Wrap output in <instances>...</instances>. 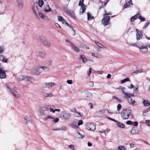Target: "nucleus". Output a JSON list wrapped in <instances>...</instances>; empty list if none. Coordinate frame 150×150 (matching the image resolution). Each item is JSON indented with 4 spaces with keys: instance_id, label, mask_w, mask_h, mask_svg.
<instances>
[{
    "instance_id": "f257e3e1",
    "label": "nucleus",
    "mask_w": 150,
    "mask_h": 150,
    "mask_svg": "<svg viewBox=\"0 0 150 150\" xmlns=\"http://www.w3.org/2000/svg\"><path fill=\"white\" fill-rule=\"evenodd\" d=\"M37 109L39 115L40 116L46 115V111L47 110H50V112H52L53 113H54V110L51 107L50 105H47L43 107H39Z\"/></svg>"
},
{
    "instance_id": "f03ea898",
    "label": "nucleus",
    "mask_w": 150,
    "mask_h": 150,
    "mask_svg": "<svg viewBox=\"0 0 150 150\" xmlns=\"http://www.w3.org/2000/svg\"><path fill=\"white\" fill-rule=\"evenodd\" d=\"M5 86L7 91L12 94L16 98L20 97V95L18 92L14 89L12 88L11 86V85L9 84L6 83L5 84Z\"/></svg>"
},
{
    "instance_id": "7ed1b4c3",
    "label": "nucleus",
    "mask_w": 150,
    "mask_h": 150,
    "mask_svg": "<svg viewBox=\"0 0 150 150\" xmlns=\"http://www.w3.org/2000/svg\"><path fill=\"white\" fill-rule=\"evenodd\" d=\"M132 110L130 109H125L122 111L120 115L123 120H127L131 115Z\"/></svg>"
},
{
    "instance_id": "20e7f679",
    "label": "nucleus",
    "mask_w": 150,
    "mask_h": 150,
    "mask_svg": "<svg viewBox=\"0 0 150 150\" xmlns=\"http://www.w3.org/2000/svg\"><path fill=\"white\" fill-rule=\"evenodd\" d=\"M136 46L139 48L140 52L142 53H146L148 52L147 45L146 44L139 42L136 44Z\"/></svg>"
},
{
    "instance_id": "39448f33",
    "label": "nucleus",
    "mask_w": 150,
    "mask_h": 150,
    "mask_svg": "<svg viewBox=\"0 0 150 150\" xmlns=\"http://www.w3.org/2000/svg\"><path fill=\"white\" fill-rule=\"evenodd\" d=\"M40 42L43 45L47 47H50L51 46V44L44 37L40 36L39 38Z\"/></svg>"
},
{
    "instance_id": "423d86ee",
    "label": "nucleus",
    "mask_w": 150,
    "mask_h": 150,
    "mask_svg": "<svg viewBox=\"0 0 150 150\" xmlns=\"http://www.w3.org/2000/svg\"><path fill=\"white\" fill-rule=\"evenodd\" d=\"M30 72L33 75H39L42 73V70L40 69V66H38L32 68Z\"/></svg>"
},
{
    "instance_id": "0eeeda50",
    "label": "nucleus",
    "mask_w": 150,
    "mask_h": 150,
    "mask_svg": "<svg viewBox=\"0 0 150 150\" xmlns=\"http://www.w3.org/2000/svg\"><path fill=\"white\" fill-rule=\"evenodd\" d=\"M24 123L27 126L29 127L32 124L31 117L30 115L25 116L24 118Z\"/></svg>"
},
{
    "instance_id": "6e6552de",
    "label": "nucleus",
    "mask_w": 150,
    "mask_h": 150,
    "mask_svg": "<svg viewBox=\"0 0 150 150\" xmlns=\"http://www.w3.org/2000/svg\"><path fill=\"white\" fill-rule=\"evenodd\" d=\"M71 115L70 113L64 111L62 112L60 118L63 120H68L71 118Z\"/></svg>"
},
{
    "instance_id": "1a4fd4ad",
    "label": "nucleus",
    "mask_w": 150,
    "mask_h": 150,
    "mask_svg": "<svg viewBox=\"0 0 150 150\" xmlns=\"http://www.w3.org/2000/svg\"><path fill=\"white\" fill-rule=\"evenodd\" d=\"M83 0H80L79 4V6H81V8L79 12V13L81 15L83 14L86 9V6L83 4Z\"/></svg>"
},
{
    "instance_id": "9d476101",
    "label": "nucleus",
    "mask_w": 150,
    "mask_h": 150,
    "mask_svg": "<svg viewBox=\"0 0 150 150\" xmlns=\"http://www.w3.org/2000/svg\"><path fill=\"white\" fill-rule=\"evenodd\" d=\"M86 128L88 130L94 131L96 129V125L93 123H89L87 124Z\"/></svg>"
},
{
    "instance_id": "9b49d317",
    "label": "nucleus",
    "mask_w": 150,
    "mask_h": 150,
    "mask_svg": "<svg viewBox=\"0 0 150 150\" xmlns=\"http://www.w3.org/2000/svg\"><path fill=\"white\" fill-rule=\"evenodd\" d=\"M110 19V16H104L102 20V24L105 26L108 24L109 21Z\"/></svg>"
},
{
    "instance_id": "f8f14e48",
    "label": "nucleus",
    "mask_w": 150,
    "mask_h": 150,
    "mask_svg": "<svg viewBox=\"0 0 150 150\" xmlns=\"http://www.w3.org/2000/svg\"><path fill=\"white\" fill-rule=\"evenodd\" d=\"M6 77V71L4 68L1 67L0 68V78L3 79L5 78Z\"/></svg>"
},
{
    "instance_id": "ddd939ff",
    "label": "nucleus",
    "mask_w": 150,
    "mask_h": 150,
    "mask_svg": "<svg viewBox=\"0 0 150 150\" xmlns=\"http://www.w3.org/2000/svg\"><path fill=\"white\" fill-rule=\"evenodd\" d=\"M56 85V83L54 82H48L45 83L44 84V86L45 87L51 88L52 87Z\"/></svg>"
},
{
    "instance_id": "4468645a",
    "label": "nucleus",
    "mask_w": 150,
    "mask_h": 150,
    "mask_svg": "<svg viewBox=\"0 0 150 150\" xmlns=\"http://www.w3.org/2000/svg\"><path fill=\"white\" fill-rule=\"evenodd\" d=\"M17 3V6L18 8L20 10H22L24 4L23 0H16Z\"/></svg>"
},
{
    "instance_id": "2eb2a0df",
    "label": "nucleus",
    "mask_w": 150,
    "mask_h": 150,
    "mask_svg": "<svg viewBox=\"0 0 150 150\" xmlns=\"http://www.w3.org/2000/svg\"><path fill=\"white\" fill-rule=\"evenodd\" d=\"M66 13L67 15L70 16L73 19H76V17L74 13L72 11L68 9H67L66 11Z\"/></svg>"
},
{
    "instance_id": "dca6fc26",
    "label": "nucleus",
    "mask_w": 150,
    "mask_h": 150,
    "mask_svg": "<svg viewBox=\"0 0 150 150\" xmlns=\"http://www.w3.org/2000/svg\"><path fill=\"white\" fill-rule=\"evenodd\" d=\"M123 95H124L123 97L125 98H129L131 97H133L134 96V95L133 93H131L129 92H124V93L123 94Z\"/></svg>"
},
{
    "instance_id": "f3484780",
    "label": "nucleus",
    "mask_w": 150,
    "mask_h": 150,
    "mask_svg": "<svg viewBox=\"0 0 150 150\" xmlns=\"http://www.w3.org/2000/svg\"><path fill=\"white\" fill-rule=\"evenodd\" d=\"M38 7L36 5H34L33 6L32 8V9L33 13L36 17L38 16V14L37 13V11L38 10Z\"/></svg>"
},
{
    "instance_id": "a211bd4d",
    "label": "nucleus",
    "mask_w": 150,
    "mask_h": 150,
    "mask_svg": "<svg viewBox=\"0 0 150 150\" xmlns=\"http://www.w3.org/2000/svg\"><path fill=\"white\" fill-rule=\"evenodd\" d=\"M38 56L42 59H44L46 57V54L45 52L43 51H40L38 52Z\"/></svg>"
},
{
    "instance_id": "6ab92c4d",
    "label": "nucleus",
    "mask_w": 150,
    "mask_h": 150,
    "mask_svg": "<svg viewBox=\"0 0 150 150\" xmlns=\"http://www.w3.org/2000/svg\"><path fill=\"white\" fill-rule=\"evenodd\" d=\"M43 96L45 98H51L53 97L54 95L51 93L45 92L43 93Z\"/></svg>"
},
{
    "instance_id": "aec40b11",
    "label": "nucleus",
    "mask_w": 150,
    "mask_h": 150,
    "mask_svg": "<svg viewBox=\"0 0 150 150\" xmlns=\"http://www.w3.org/2000/svg\"><path fill=\"white\" fill-rule=\"evenodd\" d=\"M136 31L137 32V33L136 34L137 39V40H139L141 39L142 37V34L141 33V30L137 29L136 30Z\"/></svg>"
},
{
    "instance_id": "412c9836",
    "label": "nucleus",
    "mask_w": 150,
    "mask_h": 150,
    "mask_svg": "<svg viewBox=\"0 0 150 150\" xmlns=\"http://www.w3.org/2000/svg\"><path fill=\"white\" fill-rule=\"evenodd\" d=\"M84 94V97L85 98H88L91 97L93 96V94L89 92L86 91L83 92Z\"/></svg>"
},
{
    "instance_id": "4be33fe9",
    "label": "nucleus",
    "mask_w": 150,
    "mask_h": 150,
    "mask_svg": "<svg viewBox=\"0 0 150 150\" xmlns=\"http://www.w3.org/2000/svg\"><path fill=\"white\" fill-rule=\"evenodd\" d=\"M70 45L72 49L74 51L76 52H79L80 49L79 47L72 44H71Z\"/></svg>"
},
{
    "instance_id": "5701e85b",
    "label": "nucleus",
    "mask_w": 150,
    "mask_h": 150,
    "mask_svg": "<svg viewBox=\"0 0 150 150\" xmlns=\"http://www.w3.org/2000/svg\"><path fill=\"white\" fill-rule=\"evenodd\" d=\"M27 75H21L19 76L17 78V80L18 81H22L26 80Z\"/></svg>"
},
{
    "instance_id": "b1692460",
    "label": "nucleus",
    "mask_w": 150,
    "mask_h": 150,
    "mask_svg": "<svg viewBox=\"0 0 150 150\" xmlns=\"http://www.w3.org/2000/svg\"><path fill=\"white\" fill-rule=\"evenodd\" d=\"M26 80L29 82L32 83L35 81V79L34 77L27 76Z\"/></svg>"
},
{
    "instance_id": "393cba45",
    "label": "nucleus",
    "mask_w": 150,
    "mask_h": 150,
    "mask_svg": "<svg viewBox=\"0 0 150 150\" xmlns=\"http://www.w3.org/2000/svg\"><path fill=\"white\" fill-rule=\"evenodd\" d=\"M74 111L75 112L74 115L75 116L77 117H81L83 116V114L82 113H80L76 111V110L75 108L74 109Z\"/></svg>"
},
{
    "instance_id": "a878e982",
    "label": "nucleus",
    "mask_w": 150,
    "mask_h": 150,
    "mask_svg": "<svg viewBox=\"0 0 150 150\" xmlns=\"http://www.w3.org/2000/svg\"><path fill=\"white\" fill-rule=\"evenodd\" d=\"M133 4L131 1L130 0L128 2L126 3L124 5V8H127L130 7L132 6Z\"/></svg>"
},
{
    "instance_id": "bb28decb",
    "label": "nucleus",
    "mask_w": 150,
    "mask_h": 150,
    "mask_svg": "<svg viewBox=\"0 0 150 150\" xmlns=\"http://www.w3.org/2000/svg\"><path fill=\"white\" fill-rule=\"evenodd\" d=\"M127 100L129 104L132 105L133 106H135L137 105L136 102L135 100H133L131 98H129Z\"/></svg>"
},
{
    "instance_id": "cd10ccee",
    "label": "nucleus",
    "mask_w": 150,
    "mask_h": 150,
    "mask_svg": "<svg viewBox=\"0 0 150 150\" xmlns=\"http://www.w3.org/2000/svg\"><path fill=\"white\" fill-rule=\"evenodd\" d=\"M0 61H2L3 62L7 63L8 61V59L4 55H0Z\"/></svg>"
},
{
    "instance_id": "c85d7f7f",
    "label": "nucleus",
    "mask_w": 150,
    "mask_h": 150,
    "mask_svg": "<svg viewBox=\"0 0 150 150\" xmlns=\"http://www.w3.org/2000/svg\"><path fill=\"white\" fill-rule=\"evenodd\" d=\"M76 137L78 139H82L85 137L79 132H76L75 133Z\"/></svg>"
},
{
    "instance_id": "c756f323",
    "label": "nucleus",
    "mask_w": 150,
    "mask_h": 150,
    "mask_svg": "<svg viewBox=\"0 0 150 150\" xmlns=\"http://www.w3.org/2000/svg\"><path fill=\"white\" fill-rule=\"evenodd\" d=\"M92 56L99 59H101L102 57V55L98 53H92Z\"/></svg>"
},
{
    "instance_id": "7c9ffc66",
    "label": "nucleus",
    "mask_w": 150,
    "mask_h": 150,
    "mask_svg": "<svg viewBox=\"0 0 150 150\" xmlns=\"http://www.w3.org/2000/svg\"><path fill=\"white\" fill-rule=\"evenodd\" d=\"M142 103L143 105L146 107L148 106L150 104L149 101L147 100H143Z\"/></svg>"
},
{
    "instance_id": "2f4dec72",
    "label": "nucleus",
    "mask_w": 150,
    "mask_h": 150,
    "mask_svg": "<svg viewBox=\"0 0 150 150\" xmlns=\"http://www.w3.org/2000/svg\"><path fill=\"white\" fill-rule=\"evenodd\" d=\"M51 10V9L49 5H46L44 6V11L48 12H50Z\"/></svg>"
},
{
    "instance_id": "473e14b6",
    "label": "nucleus",
    "mask_w": 150,
    "mask_h": 150,
    "mask_svg": "<svg viewBox=\"0 0 150 150\" xmlns=\"http://www.w3.org/2000/svg\"><path fill=\"white\" fill-rule=\"evenodd\" d=\"M94 18V16H92L89 12H88L87 13V19L88 20H93Z\"/></svg>"
},
{
    "instance_id": "72a5a7b5",
    "label": "nucleus",
    "mask_w": 150,
    "mask_h": 150,
    "mask_svg": "<svg viewBox=\"0 0 150 150\" xmlns=\"http://www.w3.org/2000/svg\"><path fill=\"white\" fill-rule=\"evenodd\" d=\"M95 116L101 117L104 115V114L102 113L100 111L96 112L94 114Z\"/></svg>"
},
{
    "instance_id": "f704fd0d",
    "label": "nucleus",
    "mask_w": 150,
    "mask_h": 150,
    "mask_svg": "<svg viewBox=\"0 0 150 150\" xmlns=\"http://www.w3.org/2000/svg\"><path fill=\"white\" fill-rule=\"evenodd\" d=\"M131 133L133 134H136L138 133V131L135 129L132 128L131 131Z\"/></svg>"
},
{
    "instance_id": "c9c22d12",
    "label": "nucleus",
    "mask_w": 150,
    "mask_h": 150,
    "mask_svg": "<svg viewBox=\"0 0 150 150\" xmlns=\"http://www.w3.org/2000/svg\"><path fill=\"white\" fill-rule=\"evenodd\" d=\"M5 48L4 45H1L0 46V54L3 53L5 51Z\"/></svg>"
},
{
    "instance_id": "e433bc0d",
    "label": "nucleus",
    "mask_w": 150,
    "mask_h": 150,
    "mask_svg": "<svg viewBox=\"0 0 150 150\" xmlns=\"http://www.w3.org/2000/svg\"><path fill=\"white\" fill-rule=\"evenodd\" d=\"M58 20L59 21L62 22V24H64V22L65 21L64 18L61 16H58Z\"/></svg>"
},
{
    "instance_id": "4c0bfd02",
    "label": "nucleus",
    "mask_w": 150,
    "mask_h": 150,
    "mask_svg": "<svg viewBox=\"0 0 150 150\" xmlns=\"http://www.w3.org/2000/svg\"><path fill=\"white\" fill-rule=\"evenodd\" d=\"M80 58L82 60L83 63H85L86 62L87 60L86 58L83 55H80Z\"/></svg>"
},
{
    "instance_id": "58836bf2",
    "label": "nucleus",
    "mask_w": 150,
    "mask_h": 150,
    "mask_svg": "<svg viewBox=\"0 0 150 150\" xmlns=\"http://www.w3.org/2000/svg\"><path fill=\"white\" fill-rule=\"evenodd\" d=\"M96 44L100 48H104V46L102 45L100 43L98 42L95 41Z\"/></svg>"
},
{
    "instance_id": "ea45409f",
    "label": "nucleus",
    "mask_w": 150,
    "mask_h": 150,
    "mask_svg": "<svg viewBox=\"0 0 150 150\" xmlns=\"http://www.w3.org/2000/svg\"><path fill=\"white\" fill-rule=\"evenodd\" d=\"M53 118V117L51 115H47L44 117L43 119V120L44 121H47L48 120V119H51Z\"/></svg>"
},
{
    "instance_id": "a19ab883",
    "label": "nucleus",
    "mask_w": 150,
    "mask_h": 150,
    "mask_svg": "<svg viewBox=\"0 0 150 150\" xmlns=\"http://www.w3.org/2000/svg\"><path fill=\"white\" fill-rule=\"evenodd\" d=\"M44 1L42 0H40L38 2V5L40 7H41L44 4Z\"/></svg>"
},
{
    "instance_id": "79ce46f5",
    "label": "nucleus",
    "mask_w": 150,
    "mask_h": 150,
    "mask_svg": "<svg viewBox=\"0 0 150 150\" xmlns=\"http://www.w3.org/2000/svg\"><path fill=\"white\" fill-rule=\"evenodd\" d=\"M118 150H125V148L123 146H120L117 148Z\"/></svg>"
},
{
    "instance_id": "37998d69",
    "label": "nucleus",
    "mask_w": 150,
    "mask_h": 150,
    "mask_svg": "<svg viewBox=\"0 0 150 150\" xmlns=\"http://www.w3.org/2000/svg\"><path fill=\"white\" fill-rule=\"evenodd\" d=\"M129 79L128 78H127L121 81V83H123L129 81Z\"/></svg>"
},
{
    "instance_id": "c03bdc74",
    "label": "nucleus",
    "mask_w": 150,
    "mask_h": 150,
    "mask_svg": "<svg viewBox=\"0 0 150 150\" xmlns=\"http://www.w3.org/2000/svg\"><path fill=\"white\" fill-rule=\"evenodd\" d=\"M112 98L116 100L119 103H121L122 102V101L120 99L117 97L116 96H113L112 97Z\"/></svg>"
},
{
    "instance_id": "a18cd8bd",
    "label": "nucleus",
    "mask_w": 150,
    "mask_h": 150,
    "mask_svg": "<svg viewBox=\"0 0 150 150\" xmlns=\"http://www.w3.org/2000/svg\"><path fill=\"white\" fill-rule=\"evenodd\" d=\"M118 126L121 128H124L125 127V125L123 123L121 122H118Z\"/></svg>"
},
{
    "instance_id": "49530a36",
    "label": "nucleus",
    "mask_w": 150,
    "mask_h": 150,
    "mask_svg": "<svg viewBox=\"0 0 150 150\" xmlns=\"http://www.w3.org/2000/svg\"><path fill=\"white\" fill-rule=\"evenodd\" d=\"M53 61L51 59H49L48 61L47 64L49 66H50L52 65V64Z\"/></svg>"
},
{
    "instance_id": "de8ad7c7",
    "label": "nucleus",
    "mask_w": 150,
    "mask_h": 150,
    "mask_svg": "<svg viewBox=\"0 0 150 150\" xmlns=\"http://www.w3.org/2000/svg\"><path fill=\"white\" fill-rule=\"evenodd\" d=\"M146 72V71L144 70H138L137 71V72H134L133 73H141L142 72L143 73H145Z\"/></svg>"
},
{
    "instance_id": "09e8293b",
    "label": "nucleus",
    "mask_w": 150,
    "mask_h": 150,
    "mask_svg": "<svg viewBox=\"0 0 150 150\" xmlns=\"http://www.w3.org/2000/svg\"><path fill=\"white\" fill-rule=\"evenodd\" d=\"M139 18L141 22L144 21L145 20L144 18L142 17L140 14L139 16Z\"/></svg>"
},
{
    "instance_id": "8fccbe9b",
    "label": "nucleus",
    "mask_w": 150,
    "mask_h": 150,
    "mask_svg": "<svg viewBox=\"0 0 150 150\" xmlns=\"http://www.w3.org/2000/svg\"><path fill=\"white\" fill-rule=\"evenodd\" d=\"M39 16L42 19H44L45 18V16L42 13H38Z\"/></svg>"
},
{
    "instance_id": "3c124183",
    "label": "nucleus",
    "mask_w": 150,
    "mask_h": 150,
    "mask_svg": "<svg viewBox=\"0 0 150 150\" xmlns=\"http://www.w3.org/2000/svg\"><path fill=\"white\" fill-rule=\"evenodd\" d=\"M52 119H53L52 121L53 122L55 123H57L58 122L59 120V119L58 118H53H53Z\"/></svg>"
},
{
    "instance_id": "603ef678",
    "label": "nucleus",
    "mask_w": 150,
    "mask_h": 150,
    "mask_svg": "<svg viewBox=\"0 0 150 150\" xmlns=\"http://www.w3.org/2000/svg\"><path fill=\"white\" fill-rule=\"evenodd\" d=\"M88 85L89 86L91 87H93L94 86L93 83L92 81H90L88 82Z\"/></svg>"
},
{
    "instance_id": "864d4df0",
    "label": "nucleus",
    "mask_w": 150,
    "mask_h": 150,
    "mask_svg": "<svg viewBox=\"0 0 150 150\" xmlns=\"http://www.w3.org/2000/svg\"><path fill=\"white\" fill-rule=\"evenodd\" d=\"M122 106L120 104H119L117 106V108L118 111L119 112V110H120Z\"/></svg>"
},
{
    "instance_id": "5fc2aeb1",
    "label": "nucleus",
    "mask_w": 150,
    "mask_h": 150,
    "mask_svg": "<svg viewBox=\"0 0 150 150\" xmlns=\"http://www.w3.org/2000/svg\"><path fill=\"white\" fill-rule=\"evenodd\" d=\"M63 129H61V128H54L52 129V130L53 131H58L60 130H63Z\"/></svg>"
},
{
    "instance_id": "6e6d98bb",
    "label": "nucleus",
    "mask_w": 150,
    "mask_h": 150,
    "mask_svg": "<svg viewBox=\"0 0 150 150\" xmlns=\"http://www.w3.org/2000/svg\"><path fill=\"white\" fill-rule=\"evenodd\" d=\"M83 123V121L82 120H79L78 121V126H80V125H82Z\"/></svg>"
},
{
    "instance_id": "4d7b16f0",
    "label": "nucleus",
    "mask_w": 150,
    "mask_h": 150,
    "mask_svg": "<svg viewBox=\"0 0 150 150\" xmlns=\"http://www.w3.org/2000/svg\"><path fill=\"white\" fill-rule=\"evenodd\" d=\"M125 88L124 87H121L120 88V90L122 91V93L123 94L124 93V92H125Z\"/></svg>"
},
{
    "instance_id": "13d9d810",
    "label": "nucleus",
    "mask_w": 150,
    "mask_h": 150,
    "mask_svg": "<svg viewBox=\"0 0 150 150\" xmlns=\"http://www.w3.org/2000/svg\"><path fill=\"white\" fill-rule=\"evenodd\" d=\"M104 12L105 13L104 14V15H111L112 14L111 12L107 13L106 11H105Z\"/></svg>"
},
{
    "instance_id": "bf43d9fd",
    "label": "nucleus",
    "mask_w": 150,
    "mask_h": 150,
    "mask_svg": "<svg viewBox=\"0 0 150 150\" xmlns=\"http://www.w3.org/2000/svg\"><path fill=\"white\" fill-rule=\"evenodd\" d=\"M67 82L68 84H72V81L71 80H68Z\"/></svg>"
},
{
    "instance_id": "052dcab7",
    "label": "nucleus",
    "mask_w": 150,
    "mask_h": 150,
    "mask_svg": "<svg viewBox=\"0 0 150 150\" xmlns=\"http://www.w3.org/2000/svg\"><path fill=\"white\" fill-rule=\"evenodd\" d=\"M40 69H42L43 70H45L47 69V66H40Z\"/></svg>"
},
{
    "instance_id": "680f3d73",
    "label": "nucleus",
    "mask_w": 150,
    "mask_h": 150,
    "mask_svg": "<svg viewBox=\"0 0 150 150\" xmlns=\"http://www.w3.org/2000/svg\"><path fill=\"white\" fill-rule=\"evenodd\" d=\"M138 92L137 87L134 88L133 90V93H137Z\"/></svg>"
},
{
    "instance_id": "e2e57ef3",
    "label": "nucleus",
    "mask_w": 150,
    "mask_h": 150,
    "mask_svg": "<svg viewBox=\"0 0 150 150\" xmlns=\"http://www.w3.org/2000/svg\"><path fill=\"white\" fill-rule=\"evenodd\" d=\"M139 13H138L133 16V17L136 20L137 19L139 18Z\"/></svg>"
},
{
    "instance_id": "0e129e2a",
    "label": "nucleus",
    "mask_w": 150,
    "mask_h": 150,
    "mask_svg": "<svg viewBox=\"0 0 150 150\" xmlns=\"http://www.w3.org/2000/svg\"><path fill=\"white\" fill-rule=\"evenodd\" d=\"M133 125H134L135 126H137L138 125V123L137 122H132V124Z\"/></svg>"
},
{
    "instance_id": "69168bd1",
    "label": "nucleus",
    "mask_w": 150,
    "mask_h": 150,
    "mask_svg": "<svg viewBox=\"0 0 150 150\" xmlns=\"http://www.w3.org/2000/svg\"><path fill=\"white\" fill-rule=\"evenodd\" d=\"M126 123L127 125H132V121H130V120L127 121L126 122Z\"/></svg>"
},
{
    "instance_id": "338daca9",
    "label": "nucleus",
    "mask_w": 150,
    "mask_h": 150,
    "mask_svg": "<svg viewBox=\"0 0 150 150\" xmlns=\"http://www.w3.org/2000/svg\"><path fill=\"white\" fill-rule=\"evenodd\" d=\"M69 148L73 149V150H75L74 146L73 145H70L69 146Z\"/></svg>"
},
{
    "instance_id": "774afa93",
    "label": "nucleus",
    "mask_w": 150,
    "mask_h": 150,
    "mask_svg": "<svg viewBox=\"0 0 150 150\" xmlns=\"http://www.w3.org/2000/svg\"><path fill=\"white\" fill-rule=\"evenodd\" d=\"M146 123L150 127V120H146Z\"/></svg>"
}]
</instances>
